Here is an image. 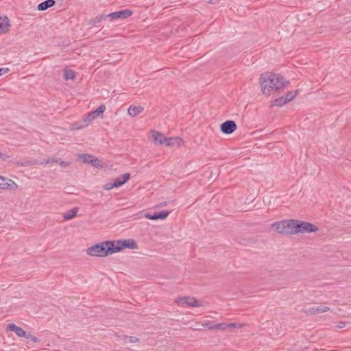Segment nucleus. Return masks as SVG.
I'll use <instances>...</instances> for the list:
<instances>
[{"mask_svg": "<svg viewBox=\"0 0 351 351\" xmlns=\"http://www.w3.org/2000/svg\"><path fill=\"white\" fill-rule=\"evenodd\" d=\"M132 14V12L129 9L111 12V21L116 19H126Z\"/></svg>", "mask_w": 351, "mask_h": 351, "instance_id": "obj_8", "label": "nucleus"}, {"mask_svg": "<svg viewBox=\"0 0 351 351\" xmlns=\"http://www.w3.org/2000/svg\"><path fill=\"white\" fill-rule=\"evenodd\" d=\"M54 4V0H47L38 4V10L40 11L45 10L47 8L52 7Z\"/></svg>", "mask_w": 351, "mask_h": 351, "instance_id": "obj_20", "label": "nucleus"}, {"mask_svg": "<svg viewBox=\"0 0 351 351\" xmlns=\"http://www.w3.org/2000/svg\"><path fill=\"white\" fill-rule=\"evenodd\" d=\"M64 77L66 80H73L75 77V73L71 69H65Z\"/></svg>", "mask_w": 351, "mask_h": 351, "instance_id": "obj_23", "label": "nucleus"}, {"mask_svg": "<svg viewBox=\"0 0 351 351\" xmlns=\"http://www.w3.org/2000/svg\"><path fill=\"white\" fill-rule=\"evenodd\" d=\"M7 329L13 331L15 334L19 337H26L27 336V333L23 328L19 326H16L14 324H10L7 326Z\"/></svg>", "mask_w": 351, "mask_h": 351, "instance_id": "obj_11", "label": "nucleus"}, {"mask_svg": "<svg viewBox=\"0 0 351 351\" xmlns=\"http://www.w3.org/2000/svg\"><path fill=\"white\" fill-rule=\"evenodd\" d=\"M94 156L88 154H79L78 159L82 160L84 162L90 163L92 162L93 160L94 159Z\"/></svg>", "mask_w": 351, "mask_h": 351, "instance_id": "obj_22", "label": "nucleus"}, {"mask_svg": "<svg viewBox=\"0 0 351 351\" xmlns=\"http://www.w3.org/2000/svg\"><path fill=\"white\" fill-rule=\"evenodd\" d=\"M297 233H311V232H315L318 230V228L307 221H302L297 219Z\"/></svg>", "mask_w": 351, "mask_h": 351, "instance_id": "obj_5", "label": "nucleus"}, {"mask_svg": "<svg viewBox=\"0 0 351 351\" xmlns=\"http://www.w3.org/2000/svg\"><path fill=\"white\" fill-rule=\"evenodd\" d=\"M95 119L93 116L89 113L81 122L76 123L75 124L74 128L75 129H81L84 127L88 125L90 123H92Z\"/></svg>", "mask_w": 351, "mask_h": 351, "instance_id": "obj_13", "label": "nucleus"}, {"mask_svg": "<svg viewBox=\"0 0 351 351\" xmlns=\"http://www.w3.org/2000/svg\"><path fill=\"white\" fill-rule=\"evenodd\" d=\"M287 103H288L286 100V99H285L284 97H280L279 98H277L276 99L273 103H272V106H282L283 105L286 104Z\"/></svg>", "mask_w": 351, "mask_h": 351, "instance_id": "obj_24", "label": "nucleus"}, {"mask_svg": "<svg viewBox=\"0 0 351 351\" xmlns=\"http://www.w3.org/2000/svg\"><path fill=\"white\" fill-rule=\"evenodd\" d=\"M118 339H120L121 340H123L125 343L130 342V343H137L139 341V339L138 337H134V336H117Z\"/></svg>", "mask_w": 351, "mask_h": 351, "instance_id": "obj_21", "label": "nucleus"}, {"mask_svg": "<svg viewBox=\"0 0 351 351\" xmlns=\"http://www.w3.org/2000/svg\"><path fill=\"white\" fill-rule=\"evenodd\" d=\"M299 90H296L295 91H289L284 97L286 99L287 101L289 102L295 98Z\"/></svg>", "mask_w": 351, "mask_h": 351, "instance_id": "obj_25", "label": "nucleus"}, {"mask_svg": "<svg viewBox=\"0 0 351 351\" xmlns=\"http://www.w3.org/2000/svg\"><path fill=\"white\" fill-rule=\"evenodd\" d=\"M220 129L223 134H230L236 130L237 124L234 121H226L221 124Z\"/></svg>", "mask_w": 351, "mask_h": 351, "instance_id": "obj_7", "label": "nucleus"}, {"mask_svg": "<svg viewBox=\"0 0 351 351\" xmlns=\"http://www.w3.org/2000/svg\"><path fill=\"white\" fill-rule=\"evenodd\" d=\"M326 308H315V311L313 312L314 313H324L326 312Z\"/></svg>", "mask_w": 351, "mask_h": 351, "instance_id": "obj_35", "label": "nucleus"}, {"mask_svg": "<svg viewBox=\"0 0 351 351\" xmlns=\"http://www.w3.org/2000/svg\"><path fill=\"white\" fill-rule=\"evenodd\" d=\"M169 214L170 211L169 210H162L158 213H155L153 215L147 213L145 214V217L147 219L151 220L165 219L169 216Z\"/></svg>", "mask_w": 351, "mask_h": 351, "instance_id": "obj_10", "label": "nucleus"}, {"mask_svg": "<svg viewBox=\"0 0 351 351\" xmlns=\"http://www.w3.org/2000/svg\"><path fill=\"white\" fill-rule=\"evenodd\" d=\"M9 71L8 68H0V76L8 73Z\"/></svg>", "mask_w": 351, "mask_h": 351, "instance_id": "obj_34", "label": "nucleus"}, {"mask_svg": "<svg viewBox=\"0 0 351 351\" xmlns=\"http://www.w3.org/2000/svg\"><path fill=\"white\" fill-rule=\"evenodd\" d=\"M261 90L265 95H270L272 90H278L284 88L288 82L284 77L276 73L266 72L261 75L259 79Z\"/></svg>", "mask_w": 351, "mask_h": 351, "instance_id": "obj_1", "label": "nucleus"}, {"mask_svg": "<svg viewBox=\"0 0 351 351\" xmlns=\"http://www.w3.org/2000/svg\"><path fill=\"white\" fill-rule=\"evenodd\" d=\"M143 107L138 106H130L128 108V114L132 117H134L136 115L141 113L143 110Z\"/></svg>", "mask_w": 351, "mask_h": 351, "instance_id": "obj_18", "label": "nucleus"}, {"mask_svg": "<svg viewBox=\"0 0 351 351\" xmlns=\"http://www.w3.org/2000/svg\"><path fill=\"white\" fill-rule=\"evenodd\" d=\"M123 240L111 241V254L121 252L123 250Z\"/></svg>", "mask_w": 351, "mask_h": 351, "instance_id": "obj_16", "label": "nucleus"}, {"mask_svg": "<svg viewBox=\"0 0 351 351\" xmlns=\"http://www.w3.org/2000/svg\"><path fill=\"white\" fill-rule=\"evenodd\" d=\"M342 327H343L342 324H340L339 328H342Z\"/></svg>", "mask_w": 351, "mask_h": 351, "instance_id": "obj_37", "label": "nucleus"}, {"mask_svg": "<svg viewBox=\"0 0 351 351\" xmlns=\"http://www.w3.org/2000/svg\"><path fill=\"white\" fill-rule=\"evenodd\" d=\"M176 139L177 138H166V140L165 141V143H166L167 145L170 146L173 144V141H175Z\"/></svg>", "mask_w": 351, "mask_h": 351, "instance_id": "obj_32", "label": "nucleus"}, {"mask_svg": "<svg viewBox=\"0 0 351 351\" xmlns=\"http://www.w3.org/2000/svg\"><path fill=\"white\" fill-rule=\"evenodd\" d=\"M167 204H168V202H161V203H160V204L157 206V207H160H160L166 206H167Z\"/></svg>", "mask_w": 351, "mask_h": 351, "instance_id": "obj_36", "label": "nucleus"}, {"mask_svg": "<svg viewBox=\"0 0 351 351\" xmlns=\"http://www.w3.org/2000/svg\"><path fill=\"white\" fill-rule=\"evenodd\" d=\"M26 338L29 339L32 341L34 343L39 342V339L35 336L32 335L30 333H27V336L26 337Z\"/></svg>", "mask_w": 351, "mask_h": 351, "instance_id": "obj_29", "label": "nucleus"}, {"mask_svg": "<svg viewBox=\"0 0 351 351\" xmlns=\"http://www.w3.org/2000/svg\"><path fill=\"white\" fill-rule=\"evenodd\" d=\"M241 325L236 324V323H230L228 324V328H241Z\"/></svg>", "mask_w": 351, "mask_h": 351, "instance_id": "obj_33", "label": "nucleus"}, {"mask_svg": "<svg viewBox=\"0 0 351 351\" xmlns=\"http://www.w3.org/2000/svg\"><path fill=\"white\" fill-rule=\"evenodd\" d=\"M123 250L125 248L135 250L138 248L136 242L132 239L123 240Z\"/></svg>", "mask_w": 351, "mask_h": 351, "instance_id": "obj_17", "label": "nucleus"}, {"mask_svg": "<svg viewBox=\"0 0 351 351\" xmlns=\"http://www.w3.org/2000/svg\"><path fill=\"white\" fill-rule=\"evenodd\" d=\"M152 138L154 143L159 145L165 143V141L166 140V137L157 131H152Z\"/></svg>", "mask_w": 351, "mask_h": 351, "instance_id": "obj_14", "label": "nucleus"}, {"mask_svg": "<svg viewBox=\"0 0 351 351\" xmlns=\"http://www.w3.org/2000/svg\"><path fill=\"white\" fill-rule=\"evenodd\" d=\"M215 329H219V330H225L226 329H228V324H226V323L216 324V328Z\"/></svg>", "mask_w": 351, "mask_h": 351, "instance_id": "obj_27", "label": "nucleus"}, {"mask_svg": "<svg viewBox=\"0 0 351 351\" xmlns=\"http://www.w3.org/2000/svg\"><path fill=\"white\" fill-rule=\"evenodd\" d=\"M55 162L58 163L61 167H67L69 165L68 162L62 161L58 158H56V159L55 158Z\"/></svg>", "mask_w": 351, "mask_h": 351, "instance_id": "obj_31", "label": "nucleus"}, {"mask_svg": "<svg viewBox=\"0 0 351 351\" xmlns=\"http://www.w3.org/2000/svg\"><path fill=\"white\" fill-rule=\"evenodd\" d=\"M297 219H287L274 222L271 226L277 232L283 234H297Z\"/></svg>", "mask_w": 351, "mask_h": 351, "instance_id": "obj_3", "label": "nucleus"}, {"mask_svg": "<svg viewBox=\"0 0 351 351\" xmlns=\"http://www.w3.org/2000/svg\"><path fill=\"white\" fill-rule=\"evenodd\" d=\"M110 253V241L97 243L86 249V254L90 256L104 258Z\"/></svg>", "mask_w": 351, "mask_h": 351, "instance_id": "obj_2", "label": "nucleus"}, {"mask_svg": "<svg viewBox=\"0 0 351 351\" xmlns=\"http://www.w3.org/2000/svg\"><path fill=\"white\" fill-rule=\"evenodd\" d=\"M101 161L96 158H94L92 162L90 164L96 167H101Z\"/></svg>", "mask_w": 351, "mask_h": 351, "instance_id": "obj_28", "label": "nucleus"}, {"mask_svg": "<svg viewBox=\"0 0 351 351\" xmlns=\"http://www.w3.org/2000/svg\"><path fill=\"white\" fill-rule=\"evenodd\" d=\"M51 162H55V158H50L48 159H44L39 162L40 165H47Z\"/></svg>", "mask_w": 351, "mask_h": 351, "instance_id": "obj_30", "label": "nucleus"}, {"mask_svg": "<svg viewBox=\"0 0 351 351\" xmlns=\"http://www.w3.org/2000/svg\"><path fill=\"white\" fill-rule=\"evenodd\" d=\"M78 211L79 208L77 207H75L69 210H67L63 213L64 220L69 221L75 218L77 216Z\"/></svg>", "mask_w": 351, "mask_h": 351, "instance_id": "obj_15", "label": "nucleus"}, {"mask_svg": "<svg viewBox=\"0 0 351 351\" xmlns=\"http://www.w3.org/2000/svg\"><path fill=\"white\" fill-rule=\"evenodd\" d=\"M18 185L12 180L0 176V189L15 191Z\"/></svg>", "mask_w": 351, "mask_h": 351, "instance_id": "obj_6", "label": "nucleus"}, {"mask_svg": "<svg viewBox=\"0 0 351 351\" xmlns=\"http://www.w3.org/2000/svg\"><path fill=\"white\" fill-rule=\"evenodd\" d=\"M342 327H343L342 324H340L339 328H342Z\"/></svg>", "mask_w": 351, "mask_h": 351, "instance_id": "obj_38", "label": "nucleus"}, {"mask_svg": "<svg viewBox=\"0 0 351 351\" xmlns=\"http://www.w3.org/2000/svg\"><path fill=\"white\" fill-rule=\"evenodd\" d=\"M10 26V24L8 18L5 16H0V34L8 32Z\"/></svg>", "mask_w": 351, "mask_h": 351, "instance_id": "obj_12", "label": "nucleus"}, {"mask_svg": "<svg viewBox=\"0 0 351 351\" xmlns=\"http://www.w3.org/2000/svg\"><path fill=\"white\" fill-rule=\"evenodd\" d=\"M208 304L202 300H197L193 297L184 296L176 298L170 305L184 306L187 305L190 307H204Z\"/></svg>", "mask_w": 351, "mask_h": 351, "instance_id": "obj_4", "label": "nucleus"}, {"mask_svg": "<svg viewBox=\"0 0 351 351\" xmlns=\"http://www.w3.org/2000/svg\"><path fill=\"white\" fill-rule=\"evenodd\" d=\"M106 110L105 106H100L95 110L90 112V115L93 116V119L95 120L99 118H101L103 116L104 112Z\"/></svg>", "mask_w": 351, "mask_h": 351, "instance_id": "obj_19", "label": "nucleus"}, {"mask_svg": "<svg viewBox=\"0 0 351 351\" xmlns=\"http://www.w3.org/2000/svg\"><path fill=\"white\" fill-rule=\"evenodd\" d=\"M202 326L208 329H215L216 328V324H215L214 323L210 322L203 323Z\"/></svg>", "mask_w": 351, "mask_h": 351, "instance_id": "obj_26", "label": "nucleus"}, {"mask_svg": "<svg viewBox=\"0 0 351 351\" xmlns=\"http://www.w3.org/2000/svg\"><path fill=\"white\" fill-rule=\"evenodd\" d=\"M130 178V174L125 173L121 175L120 177L116 178L112 183H111V189L113 188H117L123 185Z\"/></svg>", "mask_w": 351, "mask_h": 351, "instance_id": "obj_9", "label": "nucleus"}]
</instances>
